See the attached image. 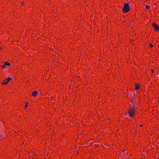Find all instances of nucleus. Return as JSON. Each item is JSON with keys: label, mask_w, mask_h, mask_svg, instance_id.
I'll return each mask as SVG.
<instances>
[{"label": "nucleus", "mask_w": 159, "mask_h": 159, "mask_svg": "<svg viewBox=\"0 0 159 159\" xmlns=\"http://www.w3.org/2000/svg\"><path fill=\"white\" fill-rule=\"evenodd\" d=\"M135 106H132L128 111V113L131 117H133L135 114Z\"/></svg>", "instance_id": "nucleus-1"}, {"label": "nucleus", "mask_w": 159, "mask_h": 159, "mask_svg": "<svg viewBox=\"0 0 159 159\" xmlns=\"http://www.w3.org/2000/svg\"><path fill=\"white\" fill-rule=\"evenodd\" d=\"M129 10L130 7L129 5V3H127L124 5L122 11L123 13H125L128 12Z\"/></svg>", "instance_id": "nucleus-2"}, {"label": "nucleus", "mask_w": 159, "mask_h": 159, "mask_svg": "<svg viewBox=\"0 0 159 159\" xmlns=\"http://www.w3.org/2000/svg\"><path fill=\"white\" fill-rule=\"evenodd\" d=\"M152 26L154 29L156 31L159 30V27L156 23H153Z\"/></svg>", "instance_id": "nucleus-3"}, {"label": "nucleus", "mask_w": 159, "mask_h": 159, "mask_svg": "<svg viewBox=\"0 0 159 159\" xmlns=\"http://www.w3.org/2000/svg\"><path fill=\"white\" fill-rule=\"evenodd\" d=\"M11 80V78L8 77L7 79L5 80L3 82H2V83L3 84H6L10 80Z\"/></svg>", "instance_id": "nucleus-4"}, {"label": "nucleus", "mask_w": 159, "mask_h": 159, "mask_svg": "<svg viewBox=\"0 0 159 159\" xmlns=\"http://www.w3.org/2000/svg\"><path fill=\"white\" fill-rule=\"evenodd\" d=\"M38 94V92L36 90H35L32 92V95L33 97H35Z\"/></svg>", "instance_id": "nucleus-5"}, {"label": "nucleus", "mask_w": 159, "mask_h": 159, "mask_svg": "<svg viewBox=\"0 0 159 159\" xmlns=\"http://www.w3.org/2000/svg\"><path fill=\"white\" fill-rule=\"evenodd\" d=\"M140 87V85L139 84H137L135 85V89L136 90L139 89Z\"/></svg>", "instance_id": "nucleus-6"}, {"label": "nucleus", "mask_w": 159, "mask_h": 159, "mask_svg": "<svg viewBox=\"0 0 159 159\" xmlns=\"http://www.w3.org/2000/svg\"><path fill=\"white\" fill-rule=\"evenodd\" d=\"M4 63V64L6 66H9L10 65V64L7 62H5Z\"/></svg>", "instance_id": "nucleus-7"}, {"label": "nucleus", "mask_w": 159, "mask_h": 159, "mask_svg": "<svg viewBox=\"0 0 159 159\" xmlns=\"http://www.w3.org/2000/svg\"><path fill=\"white\" fill-rule=\"evenodd\" d=\"M150 8V7L148 5H146L145 7V9H148Z\"/></svg>", "instance_id": "nucleus-8"}, {"label": "nucleus", "mask_w": 159, "mask_h": 159, "mask_svg": "<svg viewBox=\"0 0 159 159\" xmlns=\"http://www.w3.org/2000/svg\"><path fill=\"white\" fill-rule=\"evenodd\" d=\"M2 66V68H5L6 67V66L4 64H4Z\"/></svg>", "instance_id": "nucleus-9"}, {"label": "nucleus", "mask_w": 159, "mask_h": 159, "mask_svg": "<svg viewBox=\"0 0 159 159\" xmlns=\"http://www.w3.org/2000/svg\"><path fill=\"white\" fill-rule=\"evenodd\" d=\"M150 46L151 48H152L153 47V45L152 44H150Z\"/></svg>", "instance_id": "nucleus-10"}, {"label": "nucleus", "mask_w": 159, "mask_h": 159, "mask_svg": "<svg viewBox=\"0 0 159 159\" xmlns=\"http://www.w3.org/2000/svg\"><path fill=\"white\" fill-rule=\"evenodd\" d=\"M27 106H28L27 103H26V105H25V107L26 108L27 107Z\"/></svg>", "instance_id": "nucleus-11"}, {"label": "nucleus", "mask_w": 159, "mask_h": 159, "mask_svg": "<svg viewBox=\"0 0 159 159\" xmlns=\"http://www.w3.org/2000/svg\"><path fill=\"white\" fill-rule=\"evenodd\" d=\"M2 135H1L0 134V138H1V137H2Z\"/></svg>", "instance_id": "nucleus-12"}, {"label": "nucleus", "mask_w": 159, "mask_h": 159, "mask_svg": "<svg viewBox=\"0 0 159 159\" xmlns=\"http://www.w3.org/2000/svg\"><path fill=\"white\" fill-rule=\"evenodd\" d=\"M2 49H1V47L0 46V51Z\"/></svg>", "instance_id": "nucleus-13"}, {"label": "nucleus", "mask_w": 159, "mask_h": 159, "mask_svg": "<svg viewBox=\"0 0 159 159\" xmlns=\"http://www.w3.org/2000/svg\"><path fill=\"white\" fill-rule=\"evenodd\" d=\"M22 4L21 5V6H23V5H23V3H22Z\"/></svg>", "instance_id": "nucleus-14"}, {"label": "nucleus", "mask_w": 159, "mask_h": 159, "mask_svg": "<svg viewBox=\"0 0 159 159\" xmlns=\"http://www.w3.org/2000/svg\"><path fill=\"white\" fill-rule=\"evenodd\" d=\"M142 125H142L141 124V125H140V126L142 127Z\"/></svg>", "instance_id": "nucleus-15"}, {"label": "nucleus", "mask_w": 159, "mask_h": 159, "mask_svg": "<svg viewBox=\"0 0 159 159\" xmlns=\"http://www.w3.org/2000/svg\"><path fill=\"white\" fill-rule=\"evenodd\" d=\"M152 73H153V72H154V70H152Z\"/></svg>", "instance_id": "nucleus-16"}]
</instances>
